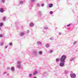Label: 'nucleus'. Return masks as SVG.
<instances>
[{
	"label": "nucleus",
	"instance_id": "1",
	"mask_svg": "<svg viewBox=\"0 0 78 78\" xmlns=\"http://www.w3.org/2000/svg\"><path fill=\"white\" fill-rule=\"evenodd\" d=\"M66 58V55H63L60 58V63L59 66L60 67H64V63H65V61Z\"/></svg>",
	"mask_w": 78,
	"mask_h": 78
},
{
	"label": "nucleus",
	"instance_id": "2",
	"mask_svg": "<svg viewBox=\"0 0 78 78\" xmlns=\"http://www.w3.org/2000/svg\"><path fill=\"white\" fill-rule=\"evenodd\" d=\"M70 76L72 78H76V74L74 73H72L70 75Z\"/></svg>",
	"mask_w": 78,
	"mask_h": 78
},
{
	"label": "nucleus",
	"instance_id": "3",
	"mask_svg": "<svg viewBox=\"0 0 78 78\" xmlns=\"http://www.w3.org/2000/svg\"><path fill=\"white\" fill-rule=\"evenodd\" d=\"M33 55L35 56H36L37 55V52L36 51H34L33 52Z\"/></svg>",
	"mask_w": 78,
	"mask_h": 78
},
{
	"label": "nucleus",
	"instance_id": "4",
	"mask_svg": "<svg viewBox=\"0 0 78 78\" xmlns=\"http://www.w3.org/2000/svg\"><path fill=\"white\" fill-rule=\"evenodd\" d=\"M30 25L31 27H34V24L33 23H31L30 24Z\"/></svg>",
	"mask_w": 78,
	"mask_h": 78
},
{
	"label": "nucleus",
	"instance_id": "5",
	"mask_svg": "<svg viewBox=\"0 0 78 78\" xmlns=\"http://www.w3.org/2000/svg\"><path fill=\"white\" fill-rule=\"evenodd\" d=\"M7 18V17L6 16H4L2 19V20L3 21H5L6 19Z\"/></svg>",
	"mask_w": 78,
	"mask_h": 78
},
{
	"label": "nucleus",
	"instance_id": "6",
	"mask_svg": "<svg viewBox=\"0 0 78 78\" xmlns=\"http://www.w3.org/2000/svg\"><path fill=\"white\" fill-rule=\"evenodd\" d=\"M0 12H4V9L2 8H1L0 9Z\"/></svg>",
	"mask_w": 78,
	"mask_h": 78
},
{
	"label": "nucleus",
	"instance_id": "7",
	"mask_svg": "<svg viewBox=\"0 0 78 78\" xmlns=\"http://www.w3.org/2000/svg\"><path fill=\"white\" fill-rule=\"evenodd\" d=\"M17 68L18 69H20L21 68V65H17Z\"/></svg>",
	"mask_w": 78,
	"mask_h": 78
},
{
	"label": "nucleus",
	"instance_id": "8",
	"mask_svg": "<svg viewBox=\"0 0 78 78\" xmlns=\"http://www.w3.org/2000/svg\"><path fill=\"white\" fill-rule=\"evenodd\" d=\"M53 6V4H50L48 5L49 8H52Z\"/></svg>",
	"mask_w": 78,
	"mask_h": 78
},
{
	"label": "nucleus",
	"instance_id": "9",
	"mask_svg": "<svg viewBox=\"0 0 78 78\" xmlns=\"http://www.w3.org/2000/svg\"><path fill=\"white\" fill-rule=\"evenodd\" d=\"M11 70L12 71V72H14V71L15 69H14V67H12L11 68Z\"/></svg>",
	"mask_w": 78,
	"mask_h": 78
},
{
	"label": "nucleus",
	"instance_id": "10",
	"mask_svg": "<svg viewBox=\"0 0 78 78\" xmlns=\"http://www.w3.org/2000/svg\"><path fill=\"white\" fill-rule=\"evenodd\" d=\"M38 73L37 71H35L33 73V75H34V76L35 75H37V74Z\"/></svg>",
	"mask_w": 78,
	"mask_h": 78
},
{
	"label": "nucleus",
	"instance_id": "11",
	"mask_svg": "<svg viewBox=\"0 0 78 78\" xmlns=\"http://www.w3.org/2000/svg\"><path fill=\"white\" fill-rule=\"evenodd\" d=\"M25 34V33L24 32H22L20 34V36H23Z\"/></svg>",
	"mask_w": 78,
	"mask_h": 78
},
{
	"label": "nucleus",
	"instance_id": "12",
	"mask_svg": "<svg viewBox=\"0 0 78 78\" xmlns=\"http://www.w3.org/2000/svg\"><path fill=\"white\" fill-rule=\"evenodd\" d=\"M75 57H74L73 58H72L70 59V61H74V59H75Z\"/></svg>",
	"mask_w": 78,
	"mask_h": 78
},
{
	"label": "nucleus",
	"instance_id": "13",
	"mask_svg": "<svg viewBox=\"0 0 78 78\" xmlns=\"http://www.w3.org/2000/svg\"><path fill=\"white\" fill-rule=\"evenodd\" d=\"M48 74L47 73H45L43 75L44 76H48Z\"/></svg>",
	"mask_w": 78,
	"mask_h": 78
},
{
	"label": "nucleus",
	"instance_id": "14",
	"mask_svg": "<svg viewBox=\"0 0 78 78\" xmlns=\"http://www.w3.org/2000/svg\"><path fill=\"white\" fill-rule=\"evenodd\" d=\"M37 43L38 45H42V42L41 41H37Z\"/></svg>",
	"mask_w": 78,
	"mask_h": 78
},
{
	"label": "nucleus",
	"instance_id": "15",
	"mask_svg": "<svg viewBox=\"0 0 78 78\" xmlns=\"http://www.w3.org/2000/svg\"><path fill=\"white\" fill-rule=\"evenodd\" d=\"M17 65H21V62L20 61H18L17 62Z\"/></svg>",
	"mask_w": 78,
	"mask_h": 78
},
{
	"label": "nucleus",
	"instance_id": "16",
	"mask_svg": "<svg viewBox=\"0 0 78 78\" xmlns=\"http://www.w3.org/2000/svg\"><path fill=\"white\" fill-rule=\"evenodd\" d=\"M49 44H47L45 45V47H46V48H48V47H49Z\"/></svg>",
	"mask_w": 78,
	"mask_h": 78
},
{
	"label": "nucleus",
	"instance_id": "17",
	"mask_svg": "<svg viewBox=\"0 0 78 78\" xmlns=\"http://www.w3.org/2000/svg\"><path fill=\"white\" fill-rule=\"evenodd\" d=\"M38 54L39 55H42V51H39L38 52Z\"/></svg>",
	"mask_w": 78,
	"mask_h": 78
},
{
	"label": "nucleus",
	"instance_id": "18",
	"mask_svg": "<svg viewBox=\"0 0 78 78\" xmlns=\"http://www.w3.org/2000/svg\"><path fill=\"white\" fill-rule=\"evenodd\" d=\"M20 4H23V1L22 0L20 1Z\"/></svg>",
	"mask_w": 78,
	"mask_h": 78
},
{
	"label": "nucleus",
	"instance_id": "19",
	"mask_svg": "<svg viewBox=\"0 0 78 78\" xmlns=\"http://www.w3.org/2000/svg\"><path fill=\"white\" fill-rule=\"evenodd\" d=\"M3 23H0V27H1L3 26Z\"/></svg>",
	"mask_w": 78,
	"mask_h": 78
},
{
	"label": "nucleus",
	"instance_id": "20",
	"mask_svg": "<svg viewBox=\"0 0 78 78\" xmlns=\"http://www.w3.org/2000/svg\"><path fill=\"white\" fill-rule=\"evenodd\" d=\"M56 62H59V58H57L56 59Z\"/></svg>",
	"mask_w": 78,
	"mask_h": 78
},
{
	"label": "nucleus",
	"instance_id": "21",
	"mask_svg": "<svg viewBox=\"0 0 78 78\" xmlns=\"http://www.w3.org/2000/svg\"><path fill=\"white\" fill-rule=\"evenodd\" d=\"M38 12L39 15H41V14H42V12H41V11H38Z\"/></svg>",
	"mask_w": 78,
	"mask_h": 78
},
{
	"label": "nucleus",
	"instance_id": "22",
	"mask_svg": "<svg viewBox=\"0 0 78 78\" xmlns=\"http://www.w3.org/2000/svg\"><path fill=\"white\" fill-rule=\"evenodd\" d=\"M28 76L29 77H31V76H32V74H29Z\"/></svg>",
	"mask_w": 78,
	"mask_h": 78
},
{
	"label": "nucleus",
	"instance_id": "23",
	"mask_svg": "<svg viewBox=\"0 0 78 78\" xmlns=\"http://www.w3.org/2000/svg\"><path fill=\"white\" fill-rule=\"evenodd\" d=\"M36 5L38 7H40V5L39 4V3H37L36 4Z\"/></svg>",
	"mask_w": 78,
	"mask_h": 78
},
{
	"label": "nucleus",
	"instance_id": "24",
	"mask_svg": "<svg viewBox=\"0 0 78 78\" xmlns=\"http://www.w3.org/2000/svg\"><path fill=\"white\" fill-rule=\"evenodd\" d=\"M53 50H51L50 51V53H53Z\"/></svg>",
	"mask_w": 78,
	"mask_h": 78
},
{
	"label": "nucleus",
	"instance_id": "25",
	"mask_svg": "<svg viewBox=\"0 0 78 78\" xmlns=\"http://www.w3.org/2000/svg\"><path fill=\"white\" fill-rule=\"evenodd\" d=\"M76 43H77V41H74L73 44L74 45H75L76 44Z\"/></svg>",
	"mask_w": 78,
	"mask_h": 78
},
{
	"label": "nucleus",
	"instance_id": "26",
	"mask_svg": "<svg viewBox=\"0 0 78 78\" xmlns=\"http://www.w3.org/2000/svg\"><path fill=\"white\" fill-rule=\"evenodd\" d=\"M44 30H47V29H48V27H44Z\"/></svg>",
	"mask_w": 78,
	"mask_h": 78
},
{
	"label": "nucleus",
	"instance_id": "27",
	"mask_svg": "<svg viewBox=\"0 0 78 78\" xmlns=\"http://www.w3.org/2000/svg\"><path fill=\"white\" fill-rule=\"evenodd\" d=\"M27 34H29V33H30V31H29V30H27Z\"/></svg>",
	"mask_w": 78,
	"mask_h": 78
},
{
	"label": "nucleus",
	"instance_id": "28",
	"mask_svg": "<svg viewBox=\"0 0 78 78\" xmlns=\"http://www.w3.org/2000/svg\"><path fill=\"white\" fill-rule=\"evenodd\" d=\"M3 44H4L3 42H2L1 43L0 45H1V46H2V45H3Z\"/></svg>",
	"mask_w": 78,
	"mask_h": 78
},
{
	"label": "nucleus",
	"instance_id": "29",
	"mask_svg": "<svg viewBox=\"0 0 78 78\" xmlns=\"http://www.w3.org/2000/svg\"><path fill=\"white\" fill-rule=\"evenodd\" d=\"M9 45H10V46H12V44L11 43H9Z\"/></svg>",
	"mask_w": 78,
	"mask_h": 78
},
{
	"label": "nucleus",
	"instance_id": "30",
	"mask_svg": "<svg viewBox=\"0 0 78 78\" xmlns=\"http://www.w3.org/2000/svg\"><path fill=\"white\" fill-rule=\"evenodd\" d=\"M53 40V38L52 37H51L50 38V40H51V41H52V40Z\"/></svg>",
	"mask_w": 78,
	"mask_h": 78
},
{
	"label": "nucleus",
	"instance_id": "31",
	"mask_svg": "<svg viewBox=\"0 0 78 78\" xmlns=\"http://www.w3.org/2000/svg\"><path fill=\"white\" fill-rule=\"evenodd\" d=\"M3 35L0 34V37H3Z\"/></svg>",
	"mask_w": 78,
	"mask_h": 78
},
{
	"label": "nucleus",
	"instance_id": "32",
	"mask_svg": "<svg viewBox=\"0 0 78 78\" xmlns=\"http://www.w3.org/2000/svg\"><path fill=\"white\" fill-rule=\"evenodd\" d=\"M70 25H71V24H69L67 25V27H70Z\"/></svg>",
	"mask_w": 78,
	"mask_h": 78
},
{
	"label": "nucleus",
	"instance_id": "33",
	"mask_svg": "<svg viewBox=\"0 0 78 78\" xmlns=\"http://www.w3.org/2000/svg\"><path fill=\"white\" fill-rule=\"evenodd\" d=\"M41 6L42 7H43V6H44V4H42L41 5Z\"/></svg>",
	"mask_w": 78,
	"mask_h": 78
},
{
	"label": "nucleus",
	"instance_id": "34",
	"mask_svg": "<svg viewBox=\"0 0 78 78\" xmlns=\"http://www.w3.org/2000/svg\"><path fill=\"white\" fill-rule=\"evenodd\" d=\"M32 2H34L36 0H31Z\"/></svg>",
	"mask_w": 78,
	"mask_h": 78
},
{
	"label": "nucleus",
	"instance_id": "35",
	"mask_svg": "<svg viewBox=\"0 0 78 78\" xmlns=\"http://www.w3.org/2000/svg\"><path fill=\"white\" fill-rule=\"evenodd\" d=\"M50 14H53V12L52 11H50Z\"/></svg>",
	"mask_w": 78,
	"mask_h": 78
},
{
	"label": "nucleus",
	"instance_id": "36",
	"mask_svg": "<svg viewBox=\"0 0 78 78\" xmlns=\"http://www.w3.org/2000/svg\"><path fill=\"white\" fill-rule=\"evenodd\" d=\"M65 72V73L66 74H67V73H68V71H66Z\"/></svg>",
	"mask_w": 78,
	"mask_h": 78
},
{
	"label": "nucleus",
	"instance_id": "37",
	"mask_svg": "<svg viewBox=\"0 0 78 78\" xmlns=\"http://www.w3.org/2000/svg\"><path fill=\"white\" fill-rule=\"evenodd\" d=\"M61 34H62V33L61 32H59L58 33L59 35H61Z\"/></svg>",
	"mask_w": 78,
	"mask_h": 78
},
{
	"label": "nucleus",
	"instance_id": "38",
	"mask_svg": "<svg viewBox=\"0 0 78 78\" xmlns=\"http://www.w3.org/2000/svg\"><path fill=\"white\" fill-rule=\"evenodd\" d=\"M5 2V0H2V2L3 3H4Z\"/></svg>",
	"mask_w": 78,
	"mask_h": 78
},
{
	"label": "nucleus",
	"instance_id": "39",
	"mask_svg": "<svg viewBox=\"0 0 78 78\" xmlns=\"http://www.w3.org/2000/svg\"><path fill=\"white\" fill-rule=\"evenodd\" d=\"M8 48V46H6L5 47V48Z\"/></svg>",
	"mask_w": 78,
	"mask_h": 78
},
{
	"label": "nucleus",
	"instance_id": "40",
	"mask_svg": "<svg viewBox=\"0 0 78 78\" xmlns=\"http://www.w3.org/2000/svg\"><path fill=\"white\" fill-rule=\"evenodd\" d=\"M9 69H10L9 67H8L7 68V69H8V70H9Z\"/></svg>",
	"mask_w": 78,
	"mask_h": 78
},
{
	"label": "nucleus",
	"instance_id": "41",
	"mask_svg": "<svg viewBox=\"0 0 78 78\" xmlns=\"http://www.w3.org/2000/svg\"><path fill=\"white\" fill-rule=\"evenodd\" d=\"M6 72H5L4 73H3V74H6Z\"/></svg>",
	"mask_w": 78,
	"mask_h": 78
},
{
	"label": "nucleus",
	"instance_id": "42",
	"mask_svg": "<svg viewBox=\"0 0 78 78\" xmlns=\"http://www.w3.org/2000/svg\"><path fill=\"white\" fill-rule=\"evenodd\" d=\"M34 78H37L36 77L34 76Z\"/></svg>",
	"mask_w": 78,
	"mask_h": 78
},
{
	"label": "nucleus",
	"instance_id": "43",
	"mask_svg": "<svg viewBox=\"0 0 78 78\" xmlns=\"http://www.w3.org/2000/svg\"><path fill=\"white\" fill-rule=\"evenodd\" d=\"M57 2H58L59 1H60V0H57Z\"/></svg>",
	"mask_w": 78,
	"mask_h": 78
},
{
	"label": "nucleus",
	"instance_id": "44",
	"mask_svg": "<svg viewBox=\"0 0 78 78\" xmlns=\"http://www.w3.org/2000/svg\"><path fill=\"white\" fill-rule=\"evenodd\" d=\"M0 30H1V28L0 27Z\"/></svg>",
	"mask_w": 78,
	"mask_h": 78
},
{
	"label": "nucleus",
	"instance_id": "45",
	"mask_svg": "<svg viewBox=\"0 0 78 78\" xmlns=\"http://www.w3.org/2000/svg\"><path fill=\"white\" fill-rule=\"evenodd\" d=\"M7 75H9V74H7Z\"/></svg>",
	"mask_w": 78,
	"mask_h": 78
},
{
	"label": "nucleus",
	"instance_id": "46",
	"mask_svg": "<svg viewBox=\"0 0 78 78\" xmlns=\"http://www.w3.org/2000/svg\"><path fill=\"white\" fill-rule=\"evenodd\" d=\"M67 1H68V0H67Z\"/></svg>",
	"mask_w": 78,
	"mask_h": 78
}]
</instances>
